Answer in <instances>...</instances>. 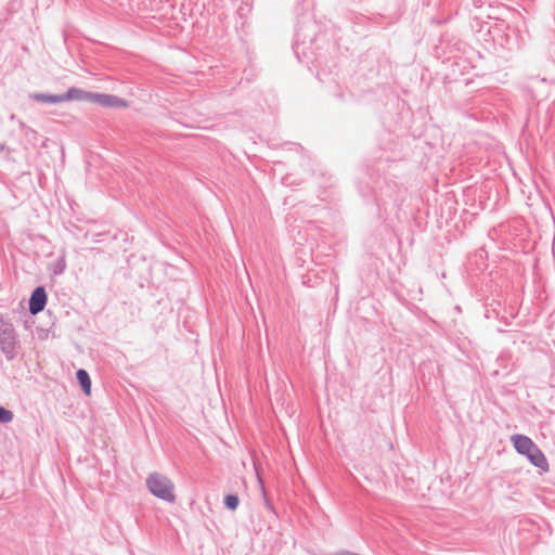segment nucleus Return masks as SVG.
I'll use <instances>...</instances> for the list:
<instances>
[{
  "label": "nucleus",
  "instance_id": "obj_1",
  "mask_svg": "<svg viewBox=\"0 0 555 555\" xmlns=\"http://www.w3.org/2000/svg\"><path fill=\"white\" fill-rule=\"evenodd\" d=\"M512 441L517 452L526 455L531 464L543 472L548 470L547 460L530 438L522 435H514Z\"/></svg>",
  "mask_w": 555,
  "mask_h": 555
},
{
  "label": "nucleus",
  "instance_id": "obj_2",
  "mask_svg": "<svg viewBox=\"0 0 555 555\" xmlns=\"http://www.w3.org/2000/svg\"><path fill=\"white\" fill-rule=\"evenodd\" d=\"M146 487L153 495L160 500L168 503H173L176 501L175 485L168 477L162 474H152L146 479Z\"/></svg>",
  "mask_w": 555,
  "mask_h": 555
},
{
  "label": "nucleus",
  "instance_id": "obj_3",
  "mask_svg": "<svg viewBox=\"0 0 555 555\" xmlns=\"http://www.w3.org/2000/svg\"><path fill=\"white\" fill-rule=\"evenodd\" d=\"M91 103L98 104L107 108H126L129 106L128 101L119 96L107 94V93H95L91 94Z\"/></svg>",
  "mask_w": 555,
  "mask_h": 555
},
{
  "label": "nucleus",
  "instance_id": "obj_4",
  "mask_svg": "<svg viewBox=\"0 0 555 555\" xmlns=\"http://www.w3.org/2000/svg\"><path fill=\"white\" fill-rule=\"evenodd\" d=\"M47 302V294L43 287H37L29 299V311L37 314L44 309Z\"/></svg>",
  "mask_w": 555,
  "mask_h": 555
},
{
  "label": "nucleus",
  "instance_id": "obj_5",
  "mask_svg": "<svg viewBox=\"0 0 555 555\" xmlns=\"http://www.w3.org/2000/svg\"><path fill=\"white\" fill-rule=\"evenodd\" d=\"M15 335L12 324L0 322V344L3 348L14 345Z\"/></svg>",
  "mask_w": 555,
  "mask_h": 555
},
{
  "label": "nucleus",
  "instance_id": "obj_6",
  "mask_svg": "<svg viewBox=\"0 0 555 555\" xmlns=\"http://www.w3.org/2000/svg\"><path fill=\"white\" fill-rule=\"evenodd\" d=\"M92 92L83 91L77 88H70L65 94H62V102L65 101H87L91 102Z\"/></svg>",
  "mask_w": 555,
  "mask_h": 555
},
{
  "label": "nucleus",
  "instance_id": "obj_7",
  "mask_svg": "<svg viewBox=\"0 0 555 555\" xmlns=\"http://www.w3.org/2000/svg\"><path fill=\"white\" fill-rule=\"evenodd\" d=\"M77 379L87 396L91 395V379L85 370L77 371Z\"/></svg>",
  "mask_w": 555,
  "mask_h": 555
},
{
  "label": "nucleus",
  "instance_id": "obj_8",
  "mask_svg": "<svg viewBox=\"0 0 555 555\" xmlns=\"http://www.w3.org/2000/svg\"><path fill=\"white\" fill-rule=\"evenodd\" d=\"M33 99L38 102H44V103H60L62 102L61 95H49V94H42L37 93L33 95Z\"/></svg>",
  "mask_w": 555,
  "mask_h": 555
},
{
  "label": "nucleus",
  "instance_id": "obj_9",
  "mask_svg": "<svg viewBox=\"0 0 555 555\" xmlns=\"http://www.w3.org/2000/svg\"><path fill=\"white\" fill-rule=\"evenodd\" d=\"M224 504L229 509H235L238 506V498L234 494H229L224 498Z\"/></svg>",
  "mask_w": 555,
  "mask_h": 555
},
{
  "label": "nucleus",
  "instance_id": "obj_10",
  "mask_svg": "<svg viewBox=\"0 0 555 555\" xmlns=\"http://www.w3.org/2000/svg\"><path fill=\"white\" fill-rule=\"evenodd\" d=\"M13 414L11 411L0 406V422L8 423L12 421Z\"/></svg>",
  "mask_w": 555,
  "mask_h": 555
},
{
  "label": "nucleus",
  "instance_id": "obj_11",
  "mask_svg": "<svg viewBox=\"0 0 555 555\" xmlns=\"http://www.w3.org/2000/svg\"><path fill=\"white\" fill-rule=\"evenodd\" d=\"M4 150V145L0 144V152Z\"/></svg>",
  "mask_w": 555,
  "mask_h": 555
}]
</instances>
